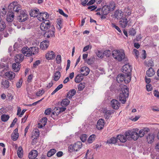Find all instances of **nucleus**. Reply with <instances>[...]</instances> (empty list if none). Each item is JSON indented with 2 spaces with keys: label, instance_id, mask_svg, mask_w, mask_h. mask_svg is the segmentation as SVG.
Here are the masks:
<instances>
[{
  "label": "nucleus",
  "instance_id": "nucleus-1",
  "mask_svg": "<svg viewBox=\"0 0 159 159\" xmlns=\"http://www.w3.org/2000/svg\"><path fill=\"white\" fill-rule=\"evenodd\" d=\"M129 96L128 89L126 86H124L121 88V91L117 97L119 100L124 104L126 101V98Z\"/></svg>",
  "mask_w": 159,
  "mask_h": 159
},
{
  "label": "nucleus",
  "instance_id": "nucleus-2",
  "mask_svg": "<svg viewBox=\"0 0 159 159\" xmlns=\"http://www.w3.org/2000/svg\"><path fill=\"white\" fill-rule=\"evenodd\" d=\"M112 56L115 59L119 61H122L125 57V54L123 50H114L112 52Z\"/></svg>",
  "mask_w": 159,
  "mask_h": 159
},
{
  "label": "nucleus",
  "instance_id": "nucleus-3",
  "mask_svg": "<svg viewBox=\"0 0 159 159\" xmlns=\"http://www.w3.org/2000/svg\"><path fill=\"white\" fill-rule=\"evenodd\" d=\"M115 3L113 1L110 2L107 6H104L102 9L101 14L103 15H106L109 13L110 11H113L115 8Z\"/></svg>",
  "mask_w": 159,
  "mask_h": 159
},
{
  "label": "nucleus",
  "instance_id": "nucleus-4",
  "mask_svg": "<svg viewBox=\"0 0 159 159\" xmlns=\"http://www.w3.org/2000/svg\"><path fill=\"white\" fill-rule=\"evenodd\" d=\"M131 77L129 75L128 76L124 74H119L117 76L116 80L119 83H121L123 82L126 84L129 83L130 81Z\"/></svg>",
  "mask_w": 159,
  "mask_h": 159
},
{
  "label": "nucleus",
  "instance_id": "nucleus-5",
  "mask_svg": "<svg viewBox=\"0 0 159 159\" xmlns=\"http://www.w3.org/2000/svg\"><path fill=\"white\" fill-rule=\"evenodd\" d=\"M20 5L18 4L16 2H13L10 3L8 7V9L10 10L13 9L14 11L16 12H19L20 10H21Z\"/></svg>",
  "mask_w": 159,
  "mask_h": 159
},
{
  "label": "nucleus",
  "instance_id": "nucleus-6",
  "mask_svg": "<svg viewBox=\"0 0 159 159\" xmlns=\"http://www.w3.org/2000/svg\"><path fill=\"white\" fill-rule=\"evenodd\" d=\"M52 25L49 20H45L41 23L40 26V29L42 31L45 32L50 29Z\"/></svg>",
  "mask_w": 159,
  "mask_h": 159
},
{
  "label": "nucleus",
  "instance_id": "nucleus-7",
  "mask_svg": "<svg viewBox=\"0 0 159 159\" xmlns=\"http://www.w3.org/2000/svg\"><path fill=\"white\" fill-rule=\"evenodd\" d=\"M55 29L53 25H52L51 28L46 31L44 34L45 37L47 38H50L55 36Z\"/></svg>",
  "mask_w": 159,
  "mask_h": 159
},
{
  "label": "nucleus",
  "instance_id": "nucleus-8",
  "mask_svg": "<svg viewBox=\"0 0 159 159\" xmlns=\"http://www.w3.org/2000/svg\"><path fill=\"white\" fill-rule=\"evenodd\" d=\"M82 146V143L80 141H78L75 143L74 144L72 145H71L69 147V149L72 150L70 151H78L80 149Z\"/></svg>",
  "mask_w": 159,
  "mask_h": 159
},
{
  "label": "nucleus",
  "instance_id": "nucleus-9",
  "mask_svg": "<svg viewBox=\"0 0 159 159\" xmlns=\"http://www.w3.org/2000/svg\"><path fill=\"white\" fill-rule=\"evenodd\" d=\"M27 15L25 11L21 10L20 11V15L17 17V20L20 22H24L27 19Z\"/></svg>",
  "mask_w": 159,
  "mask_h": 159
},
{
  "label": "nucleus",
  "instance_id": "nucleus-10",
  "mask_svg": "<svg viewBox=\"0 0 159 159\" xmlns=\"http://www.w3.org/2000/svg\"><path fill=\"white\" fill-rule=\"evenodd\" d=\"M132 68L130 66L129 64L124 65L122 67V71L125 73L126 75H130V72L131 71Z\"/></svg>",
  "mask_w": 159,
  "mask_h": 159
},
{
  "label": "nucleus",
  "instance_id": "nucleus-11",
  "mask_svg": "<svg viewBox=\"0 0 159 159\" xmlns=\"http://www.w3.org/2000/svg\"><path fill=\"white\" fill-rule=\"evenodd\" d=\"M49 16V15L46 12H43L40 13L39 14L37 17L38 19L40 21H42L48 19Z\"/></svg>",
  "mask_w": 159,
  "mask_h": 159
},
{
  "label": "nucleus",
  "instance_id": "nucleus-12",
  "mask_svg": "<svg viewBox=\"0 0 159 159\" xmlns=\"http://www.w3.org/2000/svg\"><path fill=\"white\" fill-rule=\"evenodd\" d=\"M110 105L113 109L116 110L118 109L120 106L119 102L115 99H112L111 101Z\"/></svg>",
  "mask_w": 159,
  "mask_h": 159
},
{
  "label": "nucleus",
  "instance_id": "nucleus-13",
  "mask_svg": "<svg viewBox=\"0 0 159 159\" xmlns=\"http://www.w3.org/2000/svg\"><path fill=\"white\" fill-rule=\"evenodd\" d=\"M21 51L24 56L28 57L31 56L30 47L29 48L27 47H24L22 48Z\"/></svg>",
  "mask_w": 159,
  "mask_h": 159
},
{
  "label": "nucleus",
  "instance_id": "nucleus-14",
  "mask_svg": "<svg viewBox=\"0 0 159 159\" xmlns=\"http://www.w3.org/2000/svg\"><path fill=\"white\" fill-rule=\"evenodd\" d=\"M103 112L104 114V117L106 119H108L111 117V115L114 112V111L112 110H104Z\"/></svg>",
  "mask_w": 159,
  "mask_h": 159
},
{
  "label": "nucleus",
  "instance_id": "nucleus-15",
  "mask_svg": "<svg viewBox=\"0 0 159 159\" xmlns=\"http://www.w3.org/2000/svg\"><path fill=\"white\" fill-rule=\"evenodd\" d=\"M55 55L54 52L52 51H48L45 55L46 59L48 60H51L55 58Z\"/></svg>",
  "mask_w": 159,
  "mask_h": 159
},
{
  "label": "nucleus",
  "instance_id": "nucleus-16",
  "mask_svg": "<svg viewBox=\"0 0 159 159\" xmlns=\"http://www.w3.org/2000/svg\"><path fill=\"white\" fill-rule=\"evenodd\" d=\"M49 45V41L45 40L41 43L40 46V48L42 50H45L48 48Z\"/></svg>",
  "mask_w": 159,
  "mask_h": 159
},
{
  "label": "nucleus",
  "instance_id": "nucleus-17",
  "mask_svg": "<svg viewBox=\"0 0 159 159\" xmlns=\"http://www.w3.org/2000/svg\"><path fill=\"white\" fill-rule=\"evenodd\" d=\"M80 71L81 73V74H82L83 75L86 76L89 74L90 70L87 66H84L81 68Z\"/></svg>",
  "mask_w": 159,
  "mask_h": 159
},
{
  "label": "nucleus",
  "instance_id": "nucleus-18",
  "mask_svg": "<svg viewBox=\"0 0 159 159\" xmlns=\"http://www.w3.org/2000/svg\"><path fill=\"white\" fill-rule=\"evenodd\" d=\"M5 76L10 80H11L15 78L16 75L15 73L11 71H8L5 73Z\"/></svg>",
  "mask_w": 159,
  "mask_h": 159
},
{
  "label": "nucleus",
  "instance_id": "nucleus-19",
  "mask_svg": "<svg viewBox=\"0 0 159 159\" xmlns=\"http://www.w3.org/2000/svg\"><path fill=\"white\" fill-rule=\"evenodd\" d=\"M128 21L127 19L125 17L121 18L119 21L120 26L123 28L125 27L128 25Z\"/></svg>",
  "mask_w": 159,
  "mask_h": 159
},
{
  "label": "nucleus",
  "instance_id": "nucleus-20",
  "mask_svg": "<svg viewBox=\"0 0 159 159\" xmlns=\"http://www.w3.org/2000/svg\"><path fill=\"white\" fill-rule=\"evenodd\" d=\"M104 120L102 119H99L97 123V128L99 130L102 129L104 127Z\"/></svg>",
  "mask_w": 159,
  "mask_h": 159
},
{
  "label": "nucleus",
  "instance_id": "nucleus-21",
  "mask_svg": "<svg viewBox=\"0 0 159 159\" xmlns=\"http://www.w3.org/2000/svg\"><path fill=\"white\" fill-rule=\"evenodd\" d=\"M31 56L37 55L39 53V49L36 47H30Z\"/></svg>",
  "mask_w": 159,
  "mask_h": 159
},
{
  "label": "nucleus",
  "instance_id": "nucleus-22",
  "mask_svg": "<svg viewBox=\"0 0 159 159\" xmlns=\"http://www.w3.org/2000/svg\"><path fill=\"white\" fill-rule=\"evenodd\" d=\"M149 130V129L145 127L143 129H141L139 132V136L140 137H143L144 134L147 133Z\"/></svg>",
  "mask_w": 159,
  "mask_h": 159
},
{
  "label": "nucleus",
  "instance_id": "nucleus-23",
  "mask_svg": "<svg viewBox=\"0 0 159 159\" xmlns=\"http://www.w3.org/2000/svg\"><path fill=\"white\" fill-rule=\"evenodd\" d=\"M123 13L121 10H117L115 11L114 16L117 19H121L123 17Z\"/></svg>",
  "mask_w": 159,
  "mask_h": 159
},
{
  "label": "nucleus",
  "instance_id": "nucleus-24",
  "mask_svg": "<svg viewBox=\"0 0 159 159\" xmlns=\"http://www.w3.org/2000/svg\"><path fill=\"white\" fill-rule=\"evenodd\" d=\"M24 56L22 54H19L16 55L15 57V61L16 62L20 63L24 59Z\"/></svg>",
  "mask_w": 159,
  "mask_h": 159
},
{
  "label": "nucleus",
  "instance_id": "nucleus-25",
  "mask_svg": "<svg viewBox=\"0 0 159 159\" xmlns=\"http://www.w3.org/2000/svg\"><path fill=\"white\" fill-rule=\"evenodd\" d=\"M37 151L36 150H33L31 151L29 155V158L30 159H35L37 157Z\"/></svg>",
  "mask_w": 159,
  "mask_h": 159
},
{
  "label": "nucleus",
  "instance_id": "nucleus-26",
  "mask_svg": "<svg viewBox=\"0 0 159 159\" xmlns=\"http://www.w3.org/2000/svg\"><path fill=\"white\" fill-rule=\"evenodd\" d=\"M18 130L17 128L16 129L13 131V133L11 135V139L13 141L16 140L19 136L18 133Z\"/></svg>",
  "mask_w": 159,
  "mask_h": 159
},
{
  "label": "nucleus",
  "instance_id": "nucleus-27",
  "mask_svg": "<svg viewBox=\"0 0 159 159\" xmlns=\"http://www.w3.org/2000/svg\"><path fill=\"white\" fill-rule=\"evenodd\" d=\"M14 17V13L13 12L11 11L8 13L7 15V20L8 22H12Z\"/></svg>",
  "mask_w": 159,
  "mask_h": 159
},
{
  "label": "nucleus",
  "instance_id": "nucleus-28",
  "mask_svg": "<svg viewBox=\"0 0 159 159\" xmlns=\"http://www.w3.org/2000/svg\"><path fill=\"white\" fill-rule=\"evenodd\" d=\"M47 121V118L46 117L43 118L40 122L38 124V128H42L46 124Z\"/></svg>",
  "mask_w": 159,
  "mask_h": 159
},
{
  "label": "nucleus",
  "instance_id": "nucleus-29",
  "mask_svg": "<svg viewBox=\"0 0 159 159\" xmlns=\"http://www.w3.org/2000/svg\"><path fill=\"white\" fill-rule=\"evenodd\" d=\"M39 10L37 9H31L30 12V15L31 17H38L39 15Z\"/></svg>",
  "mask_w": 159,
  "mask_h": 159
},
{
  "label": "nucleus",
  "instance_id": "nucleus-30",
  "mask_svg": "<svg viewBox=\"0 0 159 159\" xmlns=\"http://www.w3.org/2000/svg\"><path fill=\"white\" fill-rule=\"evenodd\" d=\"M39 132L37 129H35L33 130L32 132V138L37 139L39 136Z\"/></svg>",
  "mask_w": 159,
  "mask_h": 159
},
{
  "label": "nucleus",
  "instance_id": "nucleus-31",
  "mask_svg": "<svg viewBox=\"0 0 159 159\" xmlns=\"http://www.w3.org/2000/svg\"><path fill=\"white\" fill-rule=\"evenodd\" d=\"M12 68L13 70L15 72H18L20 69V65L18 62H15L12 65Z\"/></svg>",
  "mask_w": 159,
  "mask_h": 159
},
{
  "label": "nucleus",
  "instance_id": "nucleus-32",
  "mask_svg": "<svg viewBox=\"0 0 159 159\" xmlns=\"http://www.w3.org/2000/svg\"><path fill=\"white\" fill-rule=\"evenodd\" d=\"M154 135L152 134H149L147 137V141L149 143H151L154 141Z\"/></svg>",
  "mask_w": 159,
  "mask_h": 159
},
{
  "label": "nucleus",
  "instance_id": "nucleus-33",
  "mask_svg": "<svg viewBox=\"0 0 159 159\" xmlns=\"http://www.w3.org/2000/svg\"><path fill=\"white\" fill-rule=\"evenodd\" d=\"M123 13L126 16H130L131 14V8L129 7L125 8L123 10Z\"/></svg>",
  "mask_w": 159,
  "mask_h": 159
},
{
  "label": "nucleus",
  "instance_id": "nucleus-34",
  "mask_svg": "<svg viewBox=\"0 0 159 159\" xmlns=\"http://www.w3.org/2000/svg\"><path fill=\"white\" fill-rule=\"evenodd\" d=\"M155 73L154 69L151 67L149 68L146 71V75L148 77L153 76Z\"/></svg>",
  "mask_w": 159,
  "mask_h": 159
},
{
  "label": "nucleus",
  "instance_id": "nucleus-35",
  "mask_svg": "<svg viewBox=\"0 0 159 159\" xmlns=\"http://www.w3.org/2000/svg\"><path fill=\"white\" fill-rule=\"evenodd\" d=\"M132 139L134 140H137L139 138V134L138 133L135 131H133L131 132Z\"/></svg>",
  "mask_w": 159,
  "mask_h": 159
},
{
  "label": "nucleus",
  "instance_id": "nucleus-36",
  "mask_svg": "<svg viewBox=\"0 0 159 159\" xmlns=\"http://www.w3.org/2000/svg\"><path fill=\"white\" fill-rule=\"evenodd\" d=\"M76 93V91L75 89L70 90L68 93L67 95V97L69 99L72 98Z\"/></svg>",
  "mask_w": 159,
  "mask_h": 159
},
{
  "label": "nucleus",
  "instance_id": "nucleus-37",
  "mask_svg": "<svg viewBox=\"0 0 159 159\" xmlns=\"http://www.w3.org/2000/svg\"><path fill=\"white\" fill-rule=\"evenodd\" d=\"M117 139L119 140L122 143H125L127 141L124 134V135L120 134L118 135L117 136Z\"/></svg>",
  "mask_w": 159,
  "mask_h": 159
},
{
  "label": "nucleus",
  "instance_id": "nucleus-38",
  "mask_svg": "<svg viewBox=\"0 0 159 159\" xmlns=\"http://www.w3.org/2000/svg\"><path fill=\"white\" fill-rule=\"evenodd\" d=\"M83 78V75L82 74H79L75 77V82L76 83H79L82 81Z\"/></svg>",
  "mask_w": 159,
  "mask_h": 159
},
{
  "label": "nucleus",
  "instance_id": "nucleus-39",
  "mask_svg": "<svg viewBox=\"0 0 159 159\" xmlns=\"http://www.w3.org/2000/svg\"><path fill=\"white\" fill-rule=\"evenodd\" d=\"M61 76V74L59 71H57L54 73L53 79L55 81H58Z\"/></svg>",
  "mask_w": 159,
  "mask_h": 159
},
{
  "label": "nucleus",
  "instance_id": "nucleus-40",
  "mask_svg": "<svg viewBox=\"0 0 159 159\" xmlns=\"http://www.w3.org/2000/svg\"><path fill=\"white\" fill-rule=\"evenodd\" d=\"M70 102V101L69 99L66 98L62 100L61 102V104L62 106L65 107L67 106L69 104Z\"/></svg>",
  "mask_w": 159,
  "mask_h": 159
},
{
  "label": "nucleus",
  "instance_id": "nucleus-41",
  "mask_svg": "<svg viewBox=\"0 0 159 159\" xmlns=\"http://www.w3.org/2000/svg\"><path fill=\"white\" fill-rule=\"evenodd\" d=\"M124 135L126 140L128 139V140H130L132 139L130 131H128L125 132L124 133Z\"/></svg>",
  "mask_w": 159,
  "mask_h": 159
},
{
  "label": "nucleus",
  "instance_id": "nucleus-42",
  "mask_svg": "<svg viewBox=\"0 0 159 159\" xmlns=\"http://www.w3.org/2000/svg\"><path fill=\"white\" fill-rule=\"evenodd\" d=\"M96 137V135L94 134L90 135L87 140L88 143H92L95 140Z\"/></svg>",
  "mask_w": 159,
  "mask_h": 159
},
{
  "label": "nucleus",
  "instance_id": "nucleus-43",
  "mask_svg": "<svg viewBox=\"0 0 159 159\" xmlns=\"http://www.w3.org/2000/svg\"><path fill=\"white\" fill-rule=\"evenodd\" d=\"M2 84L4 88L7 89L9 86V82L7 80H3Z\"/></svg>",
  "mask_w": 159,
  "mask_h": 159
},
{
  "label": "nucleus",
  "instance_id": "nucleus-44",
  "mask_svg": "<svg viewBox=\"0 0 159 159\" xmlns=\"http://www.w3.org/2000/svg\"><path fill=\"white\" fill-rule=\"evenodd\" d=\"M17 154L20 158H21L23 156V151L21 147H19L17 151Z\"/></svg>",
  "mask_w": 159,
  "mask_h": 159
},
{
  "label": "nucleus",
  "instance_id": "nucleus-45",
  "mask_svg": "<svg viewBox=\"0 0 159 159\" xmlns=\"http://www.w3.org/2000/svg\"><path fill=\"white\" fill-rule=\"evenodd\" d=\"M10 117L9 115L6 114H3L1 116V120L3 122H6L7 121Z\"/></svg>",
  "mask_w": 159,
  "mask_h": 159
},
{
  "label": "nucleus",
  "instance_id": "nucleus-46",
  "mask_svg": "<svg viewBox=\"0 0 159 159\" xmlns=\"http://www.w3.org/2000/svg\"><path fill=\"white\" fill-rule=\"evenodd\" d=\"M118 139H117V138H115V137H112L111 139H109L107 141V143H109L110 144L111 143H116Z\"/></svg>",
  "mask_w": 159,
  "mask_h": 159
},
{
  "label": "nucleus",
  "instance_id": "nucleus-47",
  "mask_svg": "<svg viewBox=\"0 0 159 159\" xmlns=\"http://www.w3.org/2000/svg\"><path fill=\"white\" fill-rule=\"evenodd\" d=\"M62 20L60 19H57V28L59 30H60L62 28Z\"/></svg>",
  "mask_w": 159,
  "mask_h": 159
},
{
  "label": "nucleus",
  "instance_id": "nucleus-48",
  "mask_svg": "<svg viewBox=\"0 0 159 159\" xmlns=\"http://www.w3.org/2000/svg\"><path fill=\"white\" fill-rule=\"evenodd\" d=\"M137 11L140 13L141 15H142L145 12V10L143 7L141 6L139 7V9L138 11Z\"/></svg>",
  "mask_w": 159,
  "mask_h": 159
},
{
  "label": "nucleus",
  "instance_id": "nucleus-49",
  "mask_svg": "<svg viewBox=\"0 0 159 159\" xmlns=\"http://www.w3.org/2000/svg\"><path fill=\"white\" fill-rule=\"evenodd\" d=\"M66 108L65 107H61L59 108V111L58 112H53L52 113V115L51 116L53 117V115H56V116H57L58 114L59 113V112H63L64 111H65V110H66Z\"/></svg>",
  "mask_w": 159,
  "mask_h": 159
},
{
  "label": "nucleus",
  "instance_id": "nucleus-50",
  "mask_svg": "<svg viewBox=\"0 0 159 159\" xmlns=\"http://www.w3.org/2000/svg\"><path fill=\"white\" fill-rule=\"evenodd\" d=\"M56 150L54 149H51L47 153V156L48 157H50L54 155L56 152Z\"/></svg>",
  "mask_w": 159,
  "mask_h": 159
},
{
  "label": "nucleus",
  "instance_id": "nucleus-51",
  "mask_svg": "<svg viewBox=\"0 0 159 159\" xmlns=\"http://www.w3.org/2000/svg\"><path fill=\"white\" fill-rule=\"evenodd\" d=\"M6 25L5 23L3 21L0 22V31H3L6 28Z\"/></svg>",
  "mask_w": 159,
  "mask_h": 159
},
{
  "label": "nucleus",
  "instance_id": "nucleus-52",
  "mask_svg": "<svg viewBox=\"0 0 159 159\" xmlns=\"http://www.w3.org/2000/svg\"><path fill=\"white\" fill-rule=\"evenodd\" d=\"M87 136L86 134H82L80 137V139L83 142H84L87 139Z\"/></svg>",
  "mask_w": 159,
  "mask_h": 159
},
{
  "label": "nucleus",
  "instance_id": "nucleus-53",
  "mask_svg": "<svg viewBox=\"0 0 159 159\" xmlns=\"http://www.w3.org/2000/svg\"><path fill=\"white\" fill-rule=\"evenodd\" d=\"M111 54V51L109 50H106L103 52L104 55L107 57H109Z\"/></svg>",
  "mask_w": 159,
  "mask_h": 159
},
{
  "label": "nucleus",
  "instance_id": "nucleus-54",
  "mask_svg": "<svg viewBox=\"0 0 159 159\" xmlns=\"http://www.w3.org/2000/svg\"><path fill=\"white\" fill-rule=\"evenodd\" d=\"M40 61L39 60H36L33 64V68H36L40 64Z\"/></svg>",
  "mask_w": 159,
  "mask_h": 159
},
{
  "label": "nucleus",
  "instance_id": "nucleus-55",
  "mask_svg": "<svg viewBox=\"0 0 159 159\" xmlns=\"http://www.w3.org/2000/svg\"><path fill=\"white\" fill-rule=\"evenodd\" d=\"M56 60L57 63H60L61 61V55H57L56 57Z\"/></svg>",
  "mask_w": 159,
  "mask_h": 159
},
{
  "label": "nucleus",
  "instance_id": "nucleus-56",
  "mask_svg": "<svg viewBox=\"0 0 159 159\" xmlns=\"http://www.w3.org/2000/svg\"><path fill=\"white\" fill-rule=\"evenodd\" d=\"M133 54L136 56V58L138 57L139 55L138 51L136 49H134L133 50Z\"/></svg>",
  "mask_w": 159,
  "mask_h": 159
},
{
  "label": "nucleus",
  "instance_id": "nucleus-57",
  "mask_svg": "<svg viewBox=\"0 0 159 159\" xmlns=\"http://www.w3.org/2000/svg\"><path fill=\"white\" fill-rule=\"evenodd\" d=\"M96 54L98 57L101 58H102L104 55L103 53L99 51H98L97 52Z\"/></svg>",
  "mask_w": 159,
  "mask_h": 159
},
{
  "label": "nucleus",
  "instance_id": "nucleus-58",
  "mask_svg": "<svg viewBox=\"0 0 159 159\" xmlns=\"http://www.w3.org/2000/svg\"><path fill=\"white\" fill-rule=\"evenodd\" d=\"M22 80L21 79H20L19 80V81L17 82V83L16 84V87L18 88H20L22 85Z\"/></svg>",
  "mask_w": 159,
  "mask_h": 159
},
{
  "label": "nucleus",
  "instance_id": "nucleus-59",
  "mask_svg": "<svg viewBox=\"0 0 159 159\" xmlns=\"http://www.w3.org/2000/svg\"><path fill=\"white\" fill-rule=\"evenodd\" d=\"M111 26L113 27L114 28L116 29L119 33H120L121 32V30L120 28L117 26L115 24L112 23L111 24Z\"/></svg>",
  "mask_w": 159,
  "mask_h": 159
},
{
  "label": "nucleus",
  "instance_id": "nucleus-60",
  "mask_svg": "<svg viewBox=\"0 0 159 159\" xmlns=\"http://www.w3.org/2000/svg\"><path fill=\"white\" fill-rule=\"evenodd\" d=\"M44 91L43 89L40 90L36 93V95L37 96H41L44 93Z\"/></svg>",
  "mask_w": 159,
  "mask_h": 159
},
{
  "label": "nucleus",
  "instance_id": "nucleus-61",
  "mask_svg": "<svg viewBox=\"0 0 159 159\" xmlns=\"http://www.w3.org/2000/svg\"><path fill=\"white\" fill-rule=\"evenodd\" d=\"M86 62L89 65H91L93 64V58H89L86 61Z\"/></svg>",
  "mask_w": 159,
  "mask_h": 159
},
{
  "label": "nucleus",
  "instance_id": "nucleus-62",
  "mask_svg": "<svg viewBox=\"0 0 159 159\" xmlns=\"http://www.w3.org/2000/svg\"><path fill=\"white\" fill-rule=\"evenodd\" d=\"M85 87L84 84L82 83H80L78 86V89L79 91H81Z\"/></svg>",
  "mask_w": 159,
  "mask_h": 159
},
{
  "label": "nucleus",
  "instance_id": "nucleus-63",
  "mask_svg": "<svg viewBox=\"0 0 159 159\" xmlns=\"http://www.w3.org/2000/svg\"><path fill=\"white\" fill-rule=\"evenodd\" d=\"M51 112V108H48L46 109L44 112V114L46 115H49Z\"/></svg>",
  "mask_w": 159,
  "mask_h": 159
},
{
  "label": "nucleus",
  "instance_id": "nucleus-64",
  "mask_svg": "<svg viewBox=\"0 0 159 159\" xmlns=\"http://www.w3.org/2000/svg\"><path fill=\"white\" fill-rule=\"evenodd\" d=\"M59 13H60L61 15H62L64 16L67 17H68V16L66 14L64 13L63 11L61 9H59Z\"/></svg>",
  "mask_w": 159,
  "mask_h": 159
}]
</instances>
